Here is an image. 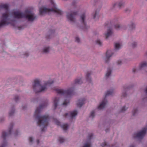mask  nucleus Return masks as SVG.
I'll list each match as a JSON object with an SVG mask.
<instances>
[{
    "mask_svg": "<svg viewBox=\"0 0 147 147\" xmlns=\"http://www.w3.org/2000/svg\"><path fill=\"white\" fill-rule=\"evenodd\" d=\"M13 15L15 18L20 19L24 18L30 21H33L36 18V16H34L32 10L29 9H26L24 13L19 11H14Z\"/></svg>",
    "mask_w": 147,
    "mask_h": 147,
    "instance_id": "f03ea898",
    "label": "nucleus"
},
{
    "mask_svg": "<svg viewBox=\"0 0 147 147\" xmlns=\"http://www.w3.org/2000/svg\"><path fill=\"white\" fill-rule=\"evenodd\" d=\"M111 69L109 68H108L107 69V72L105 75V77L107 78H108L109 76L111 74Z\"/></svg>",
    "mask_w": 147,
    "mask_h": 147,
    "instance_id": "6ab92c4d",
    "label": "nucleus"
},
{
    "mask_svg": "<svg viewBox=\"0 0 147 147\" xmlns=\"http://www.w3.org/2000/svg\"><path fill=\"white\" fill-rule=\"evenodd\" d=\"M107 103V101L106 99L104 98L102 100L101 103L98 107V109L101 110L104 108L105 106Z\"/></svg>",
    "mask_w": 147,
    "mask_h": 147,
    "instance_id": "9d476101",
    "label": "nucleus"
},
{
    "mask_svg": "<svg viewBox=\"0 0 147 147\" xmlns=\"http://www.w3.org/2000/svg\"><path fill=\"white\" fill-rule=\"evenodd\" d=\"M109 26V25H108V24H107L106 26V27H108Z\"/></svg>",
    "mask_w": 147,
    "mask_h": 147,
    "instance_id": "5fc2aeb1",
    "label": "nucleus"
},
{
    "mask_svg": "<svg viewBox=\"0 0 147 147\" xmlns=\"http://www.w3.org/2000/svg\"><path fill=\"white\" fill-rule=\"evenodd\" d=\"M19 99L18 96H15L14 98V100L16 101H17Z\"/></svg>",
    "mask_w": 147,
    "mask_h": 147,
    "instance_id": "58836bf2",
    "label": "nucleus"
},
{
    "mask_svg": "<svg viewBox=\"0 0 147 147\" xmlns=\"http://www.w3.org/2000/svg\"><path fill=\"white\" fill-rule=\"evenodd\" d=\"M82 83V81L81 78L76 79L75 81V84H81Z\"/></svg>",
    "mask_w": 147,
    "mask_h": 147,
    "instance_id": "aec40b11",
    "label": "nucleus"
},
{
    "mask_svg": "<svg viewBox=\"0 0 147 147\" xmlns=\"http://www.w3.org/2000/svg\"><path fill=\"white\" fill-rule=\"evenodd\" d=\"M85 100L84 98L79 99L77 103V106L79 107H81L82 105L84 104Z\"/></svg>",
    "mask_w": 147,
    "mask_h": 147,
    "instance_id": "f8f14e48",
    "label": "nucleus"
},
{
    "mask_svg": "<svg viewBox=\"0 0 147 147\" xmlns=\"http://www.w3.org/2000/svg\"><path fill=\"white\" fill-rule=\"evenodd\" d=\"M6 145L5 143H3L0 146V147H5Z\"/></svg>",
    "mask_w": 147,
    "mask_h": 147,
    "instance_id": "37998d69",
    "label": "nucleus"
},
{
    "mask_svg": "<svg viewBox=\"0 0 147 147\" xmlns=\"http://www.w3.org/2000/svg\"><path fill=\"white\" fill-rule=\"evenodd\" d=\"M68 116H69V113H66L64 115V116L65 117H66Z\"/></svg>",
    "mask_w": 147,
    "mask_h": 147,
    "instance_id": "49530a36",
    "label": "nucleus"
},
{
    "mask_svg": "<svg viewBox=\"0 0 147 147\" xmlns=\"http://www.w3.org/2000/svg\"><path fill=\"white\" fill-rule=\"evenodd\" d=\"M14 110L12 109V110L9 113V115L10 116H11L14 114Z\"/></svg>",
    "mask_w": 147,
    "mask_h": 147,
    "instance_id": "c756f323",
    "label": "nucleus"
},
{
    "mask_svg": "<svg viewBox=\"0 0 147 147\" xmlns=\"http://www.w3.org/2000/svg\"><path fill=\"white\" fill-rule=\"evenodd\" d=\"M125 95H126V94L125 93L124 95H123V94L122 96H123L125 97Z\"/></svg>",
    "mask_w": 147,
    "mask_h": 147,
    "instance_id": "864d4df0",
    "label": "nucleus"
},
{
    "mask_svg": "<svg viewBox=\"0 0 147 147\" xmlns=\"http://www.w3.org/2000/svg\"><path fill=\"white\" fill-rule=\"evenodd\" d=\"M25 55H26V56H28V53H25Z\"/></svg>",
    "mask_w": 147,
    "mask_h": 147,
    "instance_id": "8fccbe9b",
    "label": "nucleus"
},
{
    "mask_svg": "<svg viewBox=\"0 0 147 147\" xmlns=\"http://www.w3.org/2000/svg\"><path fill=\"white\" fill-rule=\"evenodd\" d=\"M36 142L37 144H38L39 143V140H38L36 141Z\"/></svg>",
    "mask_w": 147,
    "mask_h": 147,
    "instance_id": "09e8293b",
    "label": "nucleus"
},
{
    "mask_svg": "<svg viewBox=\"0 0 147 147\" xmlns=\"http://www.w3.org/2000/svg\"><path fill=\"white\" fill-rule=\"evenodd\" d=\"M146 67H147V63L146 62H143L140 64L139 69L140 70L141 69Z\"/></svg>",
    "mask_w": 147,
    "mask_h": 147,
    "instance_id": "4468645a",
    "label": "nucleus"
},
{
    "mask_svg": "<svg viewBox=\"0 0 147 147\" xmlns=\"http://www.w3.org/2000/svg\"><path fill=\"white\" fill-rule=\"evenodd\" d=\"M97 15V13L96 12L94 14L93 16V18L94 19H95L96 16Z\"/></svg>",
    "mask_w": 147,
    "mask_h": 147,
    "instance_id": "79ce46f5",
    "label": "nucleus"
},
{
    "mask_svg": "<svg viewBox=\"0 0 147 147\" xmlns=\"http://www.w3.org/2000/svg\"><path fill=\"white\" fill-rule=\"evenodd\" d=\"M136 70L137 69L135 68H134L133 69V71L134 73L136 71Z\"/></svg>",
    "mask_w": 147,
    "mask_h": 147,
    "instance_id": "a18cd8bd",
    "label": "nucleus"
},
{
    "mask_svg": "<svg viewBox=\"0 0 147 147\" xmlns=\"http://www.w3.org/2000/svg\"><path fill=\"white\" fill-rule=\"evenodd\" d=\"M130 147H134V146L133 145H131L130 146Z\"/></svg>",
    "mask_w": 147,
    "mask_h": 147,
    "instance_id": "603ef678",
    "label": "nucleus"
},
{
    "mask_svg": "<svg viewBox=\"0 0 147 147\" xmlns=\"http://www.w3.org/2000/svg\"><path fill=\"white\" fill-rule=\"evenodd\" d=\"M53 31H50V32L52 33V32H53Z\"/></svg>",
    "mask_w": 147,
    "mask_h": 147,
    "instance_id": "4d7b16f0",
    "label": "nucleus"
},
{
    "mask_svg": "<svg viewBox=\"0 0 147 147\" xmlns=\"http://www.w3.org/2000/svg\"><path fill=\"white\" fill-rule=\"evenodd\" d=\"M91 143L90 141L86 143L83 147H90Z\"/></svg>",
    "mask_w": 147,
    "mask_h": 147,
    "instance_id": "a878e982",
    "label": "nucleus"
},
{
    "mask_svg": "<svg viewBox=\"0 0 147 147\" xmlns=\"http://www.w3.org/2000/svg\"><path fill=\"white\" fill-rule=\"evenodd\" d=\"M18 131H16V133H15V135H18Z\"/></svg>",
    "mask_w": 147,
    "mask_h": 147,
    "instance_id": "de8ad7c7",
    "label": "nucleus"
},
{
    "mask_svg": "<svg viewBox=\"0 0 147 147\" xmlns=\"http://www.w3.org/2000/svg\"><path fill=\"white\" fill-rule=\"evenodd\" d=\"M47 101H46L43 104L40 105L39 107L36 109L34 115L36 119L38 120V125L40 127H42L41 130L42 131H45V129L48 125L49 117L48 115L40 116L39 114L42 109L47 106Z\"/></svg>",
    "mask_w": 147,
    "mask_h": 147,
    "instance_id": "f257e3e1",
    "label": "nucleus"
},
{
    "mask_svg": "<svg viewBox=\"0 0 147 147\" xmlns=\"http://www.w3.org/2000/svg\"><path fill=\"white\" fill-rule=\"evenodd\" d=\"M125 107H123L122 108L121 110V112H124L125 111L126 109L125 108Z\"/></svg>",
    "mask_w": 147,
    "mask_h": 147,
    "instance_id": "c9c22d12",
    "label": "nucleus"
},
{
    "mask_svg": "<svg viewBox=\"0 0 147 147\" xmlns=\"http://www.w3.org/2000/svg\"><path fill=\"white\" fill-rule=\"evenodd\" d=\"M145 91H146V94L147 95V88L146 89Z\"/></svg>",
    "mask_w": 147,
    "mask_h": 147,
    "instance_id": "3c124183",
    "label": "nucleus"
},
{
    "mask_svg": "<svg viewBox=\"0 0 147 147\" xmlns=\"http://www.w3.org/2000/svg\"><path fill=\"white\" fill-rule=\"evenodd\" d=\"M55 122V124L59 126H60V123L57 119H54Z\"/></svg>",
    "mask_w": 147,
    "mask_h": 147,
    "instance_id": "c85d7f7f",
    "label": "nucleus"
},
{
    "mask_svg": "<svg viewBox=\"0 0 147 147\" xmlns=\"http://www.w3.org/2000/svg\"><path fill=\"white\" fill-rule=\"evenodd\" d=\"M81 20L82 23L84 25V28H87V26L86 24V22L85 21V14L84 13L82 14L81 16Z\"/></svg>",
    "mask_w": 147,
    "mask_h": 147,
    "instance_id": "9b49d317",
    "label": "nucleus"
},
{
    "mask_svg": "<svg viewBox=\"0 0 147 147\" xmlns=\"http://www.w3.org/2000/svg\"><path fill=\"white\" fill-rule=\"evenodd\" d=\"M29 140L30 143H32L33 141V139L32 137H30L29 138Z\"/></svg>",
    "mask_w": 147,
    "mask_h": 147,
    "instance_id": "ea45409f",
    "label": "nucleus"
},
{
    "mask_svg": "<svg viewBox=\"0 0 147 147\" xmlns=\"http://www.w3.org/2000/svg\"><path fill=\"white\" fill-rule=\"evenodd\" d=\"M23 109H25L24 107H23Z\"/></svg>",
    "mask_w": 147,
    "mask_h": 147,
    "instance_id": "13d9d810",
    "label": "nucleus"
},
{
    "mask_svg": "<svg viewBox=\"0 0 147 147\" xmlns=\"http://www.w3.org/2000/svg\"><path fill=\"white\" fill-rule=\"evenodd\" d=\"M117 5L119 7H121L123 6L124 4L122 2H120L118 3H116L115 4L114 6H115Z\"/></svg>",
    "mask_w": 147,
    "mask_h": 147,
    "instance_id": "b1692460",
    "label": "nucleus"
},
{
    "mask_svg": "<svg viewBox=\"0 0 147 147\" xmlns=\"http://www.w3.org/2000/svg\"><path fill=\"white\" fill-rule=\"evenodd\" d=\"M59 100V98L57 97H55L54 99L53 102L55 107V109L57 106L58 102Z\"/></svg>",
    "mask_w": 147,
    "mask_h": 147,
    "instance_id": "a211bd4d",
    "label": "nucleus"
},
{
    "mask_svg": "<svg viewBox=\"0 0 147 147\" xmlns=\"http://www.w3.org/2000/svg\"><path fill=\"white\" fill-rule=\"evenodd\" d=\"M112 34L111 31V29L110 27H109L108 29L107 33L105 34V36L106 38H107Z\"/></svg>",
    "mask_w": 147,
    "mask_h": 147,
    "instance_id": "2eb2a0df",
    "label": "nucleus"
},
{
    "mask_svg": "<svg viewBox=\"0 0 147 147\" xmlns=\"http://www.w3.org/2000/svg\"><path fill=\"white\" fill-rule=\"evenodd\" d=\"M78 112L76 111H74L70 113L69 116L71 118H72L77 114Z\"/></svg>",
    "mask_w": 147,
    "mask_h": 147,
    "instance_id": "dca6fc26",
    "label": "nucleus"
},
{
    "mask_svg": "<svg viewBox=\"0 0 147 147\" xmlns=\"http://www.w3.org/2000/svg\"><path fill=\"white\" fill-rule=\"evenodd\" d=\"M75 40H76V42H79L80 41V40L79 38L77 37H76Z\"/></svg>",
    "mask_w": 147,
    "mask_h": 147,
    "instance_id": "72a5a7b5",
    "label": "nucleus"
},
{
    "mask_svg": "<svg viewBox=\"0 0 147 147\" xmlns=\"http://www.w3.org/2000/svg\"><path fill=\"white\" fill-rule=\"evenodd\" d=\"M105 131H106V132H107V131H107V129H106V130H105Z\"/></svg>",
    "mask_w": 147,
    "mask_h": 147,
    "instance_id": "6e6d98bb",
    "label": "nucleus"
},
{
    "mask_svg": "<svg viewBox=\"0 0 147 147\" xmlns=\"http://www.w3.org/2000/svg\"><path fill=\"white\" fill-rule=\"evenodd\" d=\"M113 54V53L111 50H109L107 51L106 55L107 60L106 61L107 62V60L109 59L110 57L112 56Z\"/></svg>",
    "mask_w": 147,
    "mask_h": 147,
    "instance_id": "ddd939ff",
    "label": "nucleus"
},
{
    "mask_svg": "<svg viewBox=\"0 0 147 147\" xmlns=\"http://www.w3.org/2000/svg\"><path fill=\"white\" fill-rule=\"evenodd\" d=\"M92 136L93 135L92 134H89L88 137V139L89 140H90L91 139Z\"/></svg>",
    "mask_w": 147,
    "mask_h": 147,
    "instance_id": "f704fd0d",
    "label": "nucleus"
},
{
    "mask_svg": "<svg viewBox=\"0 0 147 147\" xmlns=\"http://www.w3.org/2000/svg\"><path fill=\"white\" fill-rule=\"evenodd\" d=\"M59 141L60 143L63 142L65 141V139L61 137H59Z\"/></svg>",
    "mask_w": 147,
    "mask_h": 147,
    "instance_id": "cd10ccee",
    "label": "nucleus"
},
{
    "mask_svg": "<svg viewBox=\"0 0 147 147\" xmlns=\"http://www.w3.org/2000/svg\"><path fill=\"white\" fill-rule=\"evenodd\" d=\"M121 63L122 61L120 60H118V61L117 62V63L118 65L121 64Z\"/></svg>",
    "mask_w": 147,
    "mask_h": 147,
    "instance_id": "a19ab883",
    "label": "nucleus"
},
{
    "mask_svg": "<svg viewBox=\"0 0 147 147\" xmlns=\"http://www.w3.org/2000/svg\"><path fill=\"white\" fill-rule=\"evenodd\" d=\"M96 43L100 46H101L102 45V43L100 40H98L96 41Z\"/></svg>",
    "mask_w": 147,
    "mask_h": 147,
    "instance_id": "7c9ffc66",
    "label": "nucleus"
},
{
    "mask_svg": "<svg viewBox=\"0 0 147 147\" xmlns=\"http://www.w3.org/2000/svg\"><path fill=\"white\" fill-rule=\"evenodd\" d=\"M137 109H134L133 111V115H135L136 113L137 112Z\"/></svg>",
    "mask_w": 147,
    "mask_h": 147,
    "instance_id": "4c0bfd02",
    "label": "nucleus"
},
{
    "mask_svg": "<svg viewBox=\"0 0 147 147\" xmlns=\"http://www.w3.org/2000/svg\"><path fill=\"white\" fill-rule=\"evenodd\" d=\"M54 90L58 94L66 96V99L63 103V105L65 106L69 102L68 98L73 95L74 93V89L73 88H69L67 90L56 88Z\"/></svg>",
    "mask_w": 147,
    "mask_h": 147,
    "instance_id": "39448f33",
    "label": "nucleus"
},
{
    "mask_svg": "<svg viewBox=\"0 0 147 147\" xmlns=\"http://www.w3.org/2000/svg\"><path fill=\"white\" fill-rule=\"evenodd\" d=\"M101 145L102 147H104L105 146H109V145H108L107 144L106 142H104V143H102L101 144Z\"/></svg>",
    "mask_w": 147,
    "mask_h": 147,
    "instance_id": "2f4dec72",
    "label": "nucleus"
},
{
    "mask_svg": "<svg viewBox=\"0 0 147 147\" xmlns=\"http://www.w3.org/2000/svg\"><path fill=\"white\" fill-rule=\"evenodd\" d=\"M50 3L51 5V8H47L43 7L40 8L39 11L40 15H43L47 13L51 12L55 13L59 15H61L63 14V12L57 8L53 1L51 0Z\"/></svg>",
    "mask_w": 147,
    "mask_h": 147,
    "instance_id": "20e7f679",
    "label": "nucleus"
},
{
    "mask_svg": "<svg viewBox=\"0 0 147 147\" xmlns=\"http://www.w3.org/2000/svg\"><path fill=\"white\" fill-rule=\"evenodd\" d=\"M126 88H124V89H126Z\"/></svg>",
    "mask_w": 147,
    "mask_h": 147,
    "instance_id": "052dcab7",
    "label": "nucleus"
},
{
    "mask_svg": "<svg viewBox=\"0 0 147 147\" xmlns=\"http://www.w3.org/2000/svg\"><path fill=\"white\" fill-rule=\"evenodd\" d=\"M4 9L5 10V13L2 14V20L0 23V28L1 27L11 24L12 21L10 20L9 15V6L6 4H0V10Z\"/></svg>",
    "mask_w": 147,
    "mask_h": 147,
    "instance_id": "7ed1b4c3",
    "label": "nucleus"
},
{
    "mask_svg": "<svg viewBox=\"0 0 147 147\" xmlns=\"http://www.w3.org/2000/svg\"><path fill=\"white\" fill-rule=\"evenodd\" d=\"M13 125L12 123L11 124V126L9 128V131L8 132H6L4 131H3L2 132L1 137L3 138V140H5L6 137L11 134V130L13 128Z\"/></svg>",
    "mask_w": 147,
    "mask_h": 147,
    "instance_id": "1a4fd4ad",
    "label": "nucleus"
},
{
    "mask_svg": "<svg viewBox=\"0 0 147 147\" xmlns=\"http://www.w3.org/2000/svg\"><path fill=\"white\" fill-rule=\"evenodd\" d=\"M19 30H20V28H19Z\"/></svg>",
    "mask_w": 147,
    "mask_h": 147,
    "instance_id": "bf43d9fd",
    "label": "nucleus"
},
{
    "mask_svg": "<svg viewBox=\"0 0 147 147\" xmlns=\"http://www.w3.org/2000/svg\"><path fill=\"white\" fill-rule=\"evenodd\" d=\"M68 127L69 126L67 124H64L61 126V128L65 131L67 129Z\"/></svg>",
    "mask_w": 147,
    "mask_h": 147,
    "instance_id": "5701e85b",
    "label": "nucleus"
},
{
    "mask_svg": "<svg viewBox=\"0 0 147 147\" xmlns=\"http://www.w3.org/2000/svg\"><path fill=\"white\" fill-rule=\"evenodd\" d=\"M54 81L52 80L45 83L43 86H41L39 80L36 79L34 80L32 86L36 93L40 92L45 90L46 89V87L50 86L54 82Z\"/></svg>",
    "mask_w": 147,
    "mask_h": 147,
    "instance_id": "423d86ee",
    "label": "nucleus"
},
{
    "mask_svg": "<svg viewBox=\"0 0 147 147\" xmlns=\"http://www.w3.org/2000/svg\"><path fill=\"white\" fill-rule=\"evenodd\" d=\"M121 45L118 43L115 44V50H118L121 47Z\"/></svg>",
    "mask_w": 147,
    "mask_h": 147,
    "instance_id": "4be33fe9",
    "label": "nucleus"
},
{
    "mask_svg": "<svg viewBox=\"0 0 147 147\" xmlns=\"http://www.w3.org/2000/svg\"><path fill=\"white\" fill-rule=\"evenodd\" d=\"M120 27V26L118 24H117L115 26V28L117 29H119Z\"/></svg>",
    "mask_w": 147,
    "mask_h": 147,
    "instance_id": "473e14b6",
    "label": "nucleus"
},
{
    "mask_svg": "<svg viewBox=\"0 0 147 147\" xmlns=\"http://www.w3.org/2000/svg\"><path fill=\"white\" fill-rule=\"evenodd\" d=\"M77 12L71 11L70 13H67V17L71 22H74L75 21V16L77 15Z\"/></svg>",
    "mask_w": 147,
    "mask_h": 147,
    "instance_id": "6e6552de",
    "label": "nucleus"
},
{
    "mask_svg": "<svg viewBox=\"0 0 147 147\" xmlns=\"http://www.w3.org/2000/svg\"><path fill=\"white\" fill-rule=\"evenodd\" d=\"M91 74V71H88L87 72L86 75V80L89 82H90L91 81V79L90 77V76Z\"/></svg>",
    "mask_w": 147,
    "mask_h": 147,
    "instance_id": "f3484780",
    "label": "nucleus"
},
{
    "mask_svg": "<svg viewBox=\"0 0 147 147\" xmlns=\"http://www.w3.org/2000/svg\"><path fill=\"white\" fill-rule=\"evenodd\" d=\"M134 27V24L133 23H132L131 25L130 26V27L131 28V29H133Z\"/></svg>",
    "mask_w": 147,
    "mask_h": 147,
    "instance_id": "e433bc0d",
    "label": "nucleus"
},
{
    "mask_svg": "<svg viewBox=\"0 0 147 147\" xmlns=\"http://www.w3.org/2000/svg\"><path fill=\"white\" fill-rule=\"evenodd\" d=\"M113 92V91L112 90L108 91L105 94V96H107L110 95H112Z\"/></svg>",
    "mask_w": 147,
    "mask_h": 147,
    "instance_id": "412c9836",
    "label": "nucleus"
},
{
    "mask_svg": "<svg viewBox=\"0 0 147 147\" xmlns=\"http://www.w3.org/2000/svg\"><path fill=\"white\" fill-rule=\"evenodd\" d=\"M136 45V42H134L132 44V47H135Z\"/></svg>",
    "mask_w": 147,
    "mask_h": 147,
    "instance_id": "c03bdc74",
    "label": "nucleus"
},
{
    "mask_svg": "<svg viewBox=\"0 0 147 147\" xmlns=\"http://www.w3.org/2000/svg\"><path fill=\"white\" fill-rule=\"evenodd\" d=\"M49 47H46L43 49V52L45 53H47L49 51Z\"/></svg>",
    "mask_w": 147,
    "mask_h": 147,
    "instance_id": "393cba45",
    "label": "nucleus"
},
{
    "mask_svg": "<svg viewBox=\"0 0 147 147\" xmlns=\"http://www.w3.org/2000/svg\"><path fill=\"white\" fill-rule=\"evenodd\" d=\"M147 130V128L145 127L140 132L137 133H135L134 135V138L142 139L146 134Z\"/></svg>",
    "mask_w": 147,
    "mask_h": 147,
    "instance_id": "0eeeda50",
    "label": "nucleus"
},
{
    "mask_svg": "<svg viewBox=\"0 0 147 147\" xmlns=\"http://www.w3.org/2000/svg\"><path fill=\"white\" fill-rule=\"evenodd\" d=\"M95 111H92L90 113V114L89 116L90 117L93 118L94 116Z\"/></svg>",
    "mask_w": 147,
    "mask_h": 147,
    "instance_id": "bb28decb",
    "label": "nucleus"
}]
</instances>
